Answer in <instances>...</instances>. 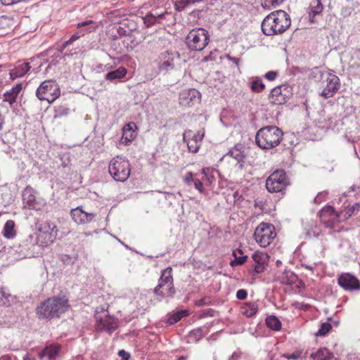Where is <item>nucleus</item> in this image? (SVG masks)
<instances>
[{
    "label": "nucleus",
    "instance_id": "nucleus-1",
    "mask_svg": "<svg viewBox=\"0 0 360 360\" xmlns=\"http://www.w3.org/2000/svg\"><path fill=\"white\" fill-rule=\"evenodd\" d=\"M290 15L283 10L267 15L262 22V31L266 36H274L285 32L290 26Z\"/></svg>",
    "mask_w": 360,
    "mask_h": 360
},
{
    "label": "nucleus",
    "instance_id": "nucleus-2",
    "mask_svg": "<svg viewBox=\"0 0 360 360\" xmlns=\"http://www.w3.org/2000/svg\"><path fill=\"white\" fill-rule=\"evenodd\" d=\"M69 307L68 300L65 296H55L41 302L36 312L40 319H52L60 317Z\"/></svg>",
    "mask_w": 360,
    "mask_h": 360
},
{
    "label": "nucleus",
    "instance_id": "nucleus-3",
    "mask_svg": "<svg viewBox=\"0 0 360 360\" xmlns=\"http://www.w3.org/2000/svg\"><path fill=\"white\" fill-rule=\"evenodd\" d=\"M283 139V131L275 125L260 128L255 135L257 146L264 150H269L280 145Z\"/></svg>",
    "mask_w": 360,
    "mask_h": 360
},
{
    "label": "nucleus",
    "instance_id": "nucleus-4",
    "mask_svg": "<svg viewBox=\"0 0 360 360\" xmlns=\"http://www.w3.org/2000/svg\"><path fill=\"white\" fill-rule=\"evenodd\" d=\"M153 292L155 295L161 297H172L175 295L176 290L174 285L172 267L168 266L161 271L158 284L153 289Z\"/></svg>",
    "mask_w": 360,
    "mask_h": 360
},
{
    "label": "nucleus",
    "instance_id": "nucleus-5",
    "mask_svg": "<svg viewBox=\"0 0 360 360\" xmlns=\"http://www.w3.org/2000/svg\"><path fill=\"white\" fill-rule=\"evenodd\" d=\"M108 172L116 181L124 182L130 175L131 165L126 158L117 156L110 162Z\"/></svg>",
    "mask_w": 360,
    "mask_h": 360
},
{
    "label": "nucleus",
    "instance_id": "nucleus-6",
    "mask_svg": "<svg viewBox=\"0 0 360 360\" xmlns=\"http://www.w3.org/2000/svg\"><path fill=\"white\" fill-rule=\"evenodd\" d=\"M210 35L203 28L193 29L189 32L186 37V44L191 51H201L208 44Z\"/></svg>",
    "mask_w": 360,
    "mask_h": 360
},
{
    "label": "nucleus",
    "instance_id": "nucleus-7",
    "mask_svg": "<svg viewBox=\"0 0 360 360\" xmlns=\"http://www.w3.org/2000/svg\"><path fill=\"white\" fill-rule=\"evenodd\" d=\"M60 95V87L53 80L41 82L36 91V96L39 100L47 101L49 103L56 101Z\"/></svg>",
    "mask_w": 360,
    "mask_h": 360
},
{
    "label": "nucleus",
    "instance_id": "nucleus-8",
    "mask_svg": "<svg viewBox=\"0 0 360 360\" xmlns=\"http://www.w3.org/2000/svg\"><path fill=\"white\" fill-rule=\"evenodd\" d=\"M276 236L275 227L269 223L262 222L256 228L254 237L256 242L261 246L266 248L269 245Z\"/></svg>",
    "mask_w": 360,
    "mask_h": 360
},
{
    "label": "nucleus",
    "instance_id": "nucleus-9",
    "mask_svg": "<svg viewBox=\"0 0 360 360\" xmlns=\"http://www.w3.org/2000/svg\"><path fill=\"white\" fill-rule=\"evenodd\" d=\"M288 184L286 173L283 169L274 172L266 181V188L270 193L281 192Z\"/></svg>",
    "mask_w": 360,
    "mask_h": 360
},
{
    "label": "nucleus",
    "instance_id": "nucleus-10",
    "mask_svg": "<svg viewBox=\"0 0 360 360\" xmlns=\"http://www.w3.org/2000/svg\"><path fill=\"white\" fill-rule=\"evenodd\" d=\"M39 249L37 238L29 235L16 247L15 251L20 258H31L38 255Z\"/></svg>",
    "mask_w": 360,
    "mask_h": 360
},
{
    "label": "nucleus",
    "instance_id": "nucleus-11",
    "mask_svg": "<svg viewBox=\"0 0 360 360\" xmlns=\"http://www.w3.org/2000/svg\"><path fill=\"white\" fill-rule=\"evenodd\" d=\"M292 95V87L287 84H283L271 89L269 100L274 105H283L290 99Z\"/></svg>",
    "mask_w": 360,
    "mask_h": 360
},
{
    "label": "nucleus",
    "instance_id": "nucleus-12",
    "mask_svg": "<svg viewBox=\"0 0 360 360\" xmlns=\"http://www.w3.org/2000/svg\"><path fill=\"white\" fill-rule=\"evenodd\" d=\"M204 136V129L199 130L194 134L191 130H188L184 134L183 141L187 144L189 152L195 153L199 150Z\"/></svg>",
    "mask_w": 360,
    "mask_h": 360
},
{
    "label": "nucleus",
    "instance_id": "nucleus-13",
    "mask_svg": "<svg viewBox=\"0 0 360 360\" xmlns=\"http://www.w3.org/2000/svg\"><path fill=\"white\" fill-rule=\"evenodd\" d=\"M201 94L195 89H186L181 91L179 96V105L183 108H188L199 103Z\"/></svg>",
    "mask_w": 360,
    "mask_h": 360
},
{
    "label": "nucleus",
    "instance_id": "nucleus-14",
    "mask_svg": "<svg viewBox=\"0 0 360 360\" xmlns=\"http://www.w3.org/2000/svg\"><path fill=\"white\" fill-rule=\"evenodd\" d=\"M338 285L347 291L360 290V281L349 273H342L338 278Z\"/></svg>",
    "mask_w": 360,
    "mask_h": 360
},
{
    "label": "nucleus",
    "instance_id": "nucleus-15",
    "mask_svg": "<svg viewBox=\"0 0 360 360\" xmlns=\"http://www.w3.org/2000/svg\"><path fill=\"white\" fill-rule=\"evenodd\" d=\"M340 87V80L339 77L332 73H329L326 79V86L321 93V96L324 98L333 97Z\"/></svg>",
    "mask_w": 360,
    "mask_h": 360
},
{
    "label": "nucleus",
    "instance_id": "nucleus-16",
    "mask_svg": "<svg viewBox=\"0 0 360 360\" xmlns=\"http://www.w3.org/2000/svg\"><path fill=\"white\" fill-rule=\"evenodd\" d=\"M254 264H252V270L251 274L255 276L264 272L269 262V256L267 254L257 251L252 256Z\"/></svg>",
    "mask_w": 360,
    "mask_h": 360
},
{
    "label": "nucleus",
    "instance_id": "nucleus-17",
    "mask_svg": "<svg viewBox=\"0 0 360 360\" xmlns=\"http://www.w3.org/2000/svg\"><path fill=\"white\" fill-rule=\"evenodd\" d=\"M319 218L326 227L333 228L338 221L339 215L332 206H325L319 212Z\"/></svg>",
    "mask_w": 360,
    "mask_h": 360
},
{
    "label": "nucleus",
    "instance_id": "nucleus-18",
    "mask_svg": "<svg viewBox=\"0 0 360 360\" xmlns=\"http://www.w3.org/2000/svg\"><path fill=\"white\" fill-rule=\"evenodd\" d=\"M179 58V54L176 52L167 51L161 53L159 70L160 72H169L174 68V59Z\"/></svg>",
    "mask_w": 360,
    "mask_h": 360
},
{
    "label": "nucleus",
    "instance_id": "nucleus-19",
    "mask_svg": "<svg viewBox=\"0 0 360 360\" xmlns=\"http://www.w3.org/2000/svg\"><path fill=\"white\" fill-rule=\"evenodd\" d=\"M70 214L73 221L77 224L89 223L96 217L95 214L84 212L81 207L72 209Z\"/></svg>",
    "mask_w": 360,
    "mask_h": 360
},
{
    "label": "nucleus",
    "instance_id": "nucleus-20",
    "mask_svg": "<svg viewBox=\"0 0 360 360\" xmlns=\"http://www.w3.org/2000/svg\"><path fill=\"white\" fill-rule=\"evenodd\" d=\"M35 191L30 186H27L22 191V201L24 207H27L29 210H37V205L35 198Z\"/></svg>",
    "mask_w": 360,
    "mask_h": 360
},
{
    "label": "nucleus",
    "instance_id": "nucleus-21",
    "mask_svg": "<svg viewBox=\"0 0 360 360\" xmlns=\"http://www.w3.org/2000/svg\"><path fill=\"white\" fill-rule=\"evenodd\" d=\"M60 345L51 344L44 347L39 354L41 360H55L60 351Z\"/></svg>",
    "mask_w": 360,
    "mask_h": 360
},
{
    "label": "nucleus",
    "instance_id": "nucleus-22",
    "mask_svg": "<svg viewBox=\"0 0 360 360\" xmlns=\"http://www.w3.org/2000/svg\"><path fill=\"white\" fill-rule=\"evenodd\" d=\"M167 11L159 13L156 11L148 13L143 18V23L147 27H151L155 24L160 23L162 20L165 18V16L168 15Z\"/></svg>",
    "mask_w": 360,
    "mask_h": 360
},
{
    "label": "nucleus",
    "instance_id": "nucleus-23",
    "mask_svg": "<svg viewBox=\"0 0 360 360\" xmlns=\"http://www.w3.org/2000/svg\"><path fill=\"white\" fill-rule=\"evenodd\" d=\"M31 66L29 63H20L14 68L10 70L9 75L11 80L18 77H22L30 70Z\"/></svg>",
    "mask_w": 360,
    "mask_h": 360
},
{
    "label": "nucleus",
    "instance_id": "nucleus-24",
    "mask_svg": "<svg viewBox=\"0 0 360 360\" xmlns=\"http://www.w3.org/2000/svg\"><path fill=\"white\" fill-rule=\"evenodd\" d=\"M22 89V84L21 83L17 84L13 86L11 89L4 94L3 101L8 102L10 105H13L16 101V98L21 91Z\"/></svg>",
    "mask_w": 360,
    "mask_h": 360
},
{
    "label": "nucleus",
    "instance_id": "nucleus-25",
    "mask_svg": "<svg viewBox=\"0 0 360 360\" xmlns=\"http://www.w3.org/2000/svg\"><path fill=\"white\" fill-rule=\"evenodd\" d=\"M310 360H335V359L333 352L326 347H322L310 354Z\"/></svg>",
    "mask_w": 360,
    "mask_h": 360
},
{
    "label": "nucleus",
    "instance_id": "nucleus-26",
    "mask_svg": "<svg viewBox=\"0 0 360 360\" xmlns=\"http://www.w3.org/2000/svg\"><path fill=\"white\" fill-rule=\"evenodd\" d=\"M135 129H136V125L134 122H129L123 127L122 139L126 143L131 142L136 136Z\"/></svg>",
    "mask_w": 360,
    "mask_h": 360
},
{
    "label": "nucleus",
    "instance_id": "nucleus-27",
    "mask_svg": "<svg viewBox=\"0 0 360 360\" xmlns=\"http://www.w3.org/2000/svg\"><path fill=\"white\" fill-rule=\"evenodd\" d=\"M127 69L124 67H119L117 69L110 71L108 72L105 78L107 80L115 82L116 80L120 79L125 77L127 75Z\"/></svg>",
    "mask_w": 360,
    "mask_h": 360
},
{
    "label": "nucleus",
    "instance_id": "nucleus-28",
    "mask_svg": "<svg viewBox=\"0 0 360 360\" xmlns=\"http://www.w3.org/2000/svg\"><path fill=\"white\" fill-rule=\"evenodd\" d=\"M258 311V304L256 302H247L241 307V312L247 317L254 316Z\"/></svg>",
    "mask_w": 360,
    "mask_h": 360
},
{
    "label": "nucleus",
    "instance_id": "nucleus-29",
    "mask_svg": "<svg viewBox=\"0 0 360 360\" xmlns=\"http://www.w3.org/2000/svg\"><path fill=\"white\" fill-rule=\"evenodd\" d=\"M243 252L240 249H237L233 252V256L234 257V259L231 261L230 265L231 266H236L238 265L243 264L248 258V256L243 255Z\"/></svg>",
    "mask_w": 360,
    "mask_h": 360
},
{
    "label": "nucleus",
    "instance_id": "nucleus-30",
    "mask_svg": "<svg viewBox=\"0 0 360 360\" xmlns=\"http://www.w3.org/2000/svg\"><path fill=\"white\" fill-rule=\"evenodd\" d=\"M12 26L13 18L6 15L0 16V35L6 34Z\"/></svg>",
    "mask_w": 360,
    "mask_h": 360
},
{
    "label": "nucleus",
    "instance_id": "nucleus-31",
    "mask_svg": "<svg viewBox=\"0 0 360 360\" xmlns=\"http://www.w3.org/2000/svg\"><path fill=\"white\" fill-rule=\"evenodd\" d=\"M266 326L275 331H278L281 329V321L274 315L269 316L265 319Z\"/></svg>",
    "mask_w": 360,
    "mask_h": 360
},
{
    "label": "nucleus",
    "instance_id": "nucleus-32",
    "mask_svg": "<svg viewBox=\"0 0 360 360\" xmlns=\"http://www.w3.org/2000/svg\"><path fill=\"white\" fill-rule=\"evenodd\" d=\"M3 235L7 239L13 238L15 236V222L13 220H8L5 223Z\"/></svg>",
    "mask_w": 360,
    "mask_h": 360
},
{
    "label": "nucleus",
    "instance_id": "nucleus-33",
    "mask_svg": "<svg viewBox=\"0 0 360 360\" xmlns=\"http://www.w3.org/2000/svg\"><path fill=\"white\" fill-rule=\"evenodd\" d=\"M214 169L211 168H204L202 170L203 176L202 180L205 181V185L211 186L215 181V177L214 175Z\"/></svg>",
    "mask_w": 360,
    "mask_h": 360
},
{
    "label": "nucleus",
    "instance_id": "nucleus-34",
    "mask_svg": "<svg viewBox=\"0 0 360 360\" xmlns=\"http://www.w3.org/2000/svg\"><path fill=\"white\" fill-rule=\"evenodd\" d=\"M70 109L66 105H58L54 107L53 118L58 119L67 116Z\"/></svg>",
    "mask_w": 360,
    "mask_h": 360
},
{
    "label": "nucleus",
    "instance_id": "nucleus-35",
    "mask_svg": "<svg viewBox=\"0 0 360 360\" xmlns=\"http://www.w3.org/2000/svg\"><path fill=\"white\" fill-rule=\"evenodd\" d=\"M228 155L235 159L238 162H243V160L245 158L243 151H242L240 148H238V146H235L233 148L231 149L229 151Z\"/></svg>",
    "mask_w": 360,
    "mask_h": 360
},
{
    "label": "nucleus",
    "instance_id": "nucleus-36",
    "mask_svg": "<svg viewBox=\"0 0 360 360\" xmlns=\"http://www.w3.org/2000/svg\"><path fill=\"white\" fill-rule=\"evenodd\" d=\"M201 0H179L174 3V8L177 11H181L186 8L193 5Z\"/></svg>",
    "mask_w": 360,
    "mask_h": 360
},
{
    "label": "nucleus",
    "instance_id": "nucleus-37",
    "mask_svg": "<svg viewBox=\"0 0 360 360\" xmlns=\"http://www.w3.org/2000/svg\"><path fill=\"white\" fill-rule=\"evenodd\" d=\"M323 5L321 0H313L310 4L311 11L309 13V16H313L317 14H320L323 11Z\"/></svg>",
    "mask_w": 360,
    "mask_h": 360
},
{
    "label": "nucleus",
    "instance_id": "nucleus-38",
    "mask_svg": "<svg viewBox=\"0 0 360 360\" xmlns=\"http://www.w3.org/2000/svg\"><path fill=\"white\" fill-rule=\"evenodd\" d=\"M101 323L103 328L108 330L110 333L115 330L118 326L117 321L111 319H105L104 320H101Z\"/></svg>",
    "mask_w": 360,
    "mask_h": 360
},
{
    "label": "nucleus",
    "instance_id": "nucleus-39",
    "mask_svg": "<svg viewBox=\"0 0 360 360\" xmlns=\"http://www.w3.org/2000/svg\"><path fill=\"white\" fill-rule=\"evenodd\" d=\"M250 89L254 92L260 93L265 89V84L261 79L257 77L251 82Z\"/></svg>",
    "mask_w": 360,
    "mask_h": 360
},
{
    "label": "nucleus",
    "instance_id": "nucleus-40",
    "mask_svg": "<svg viewBox=\"0 0 360 360\" xmlns=\"http://www.w3.org/2000/svg\"><path fill=\"white\" fill-rule=\"evenodd\" d=\"M205 335L202 328H197L189 333V338L195 342H198Z\"/></svg>",
    "mask_w": 360,
    "mask_h": 360
},
{
    "label": "nucleus",
    "instance_id": "nucleus-41",
    "mask_svg": "<svg viewBox=\"0 0 360 360\" xmlns=\"http://www.w3.org/2000/svg\"><path fill=\"white\" fill-rule=\"evenodd\" d=\"M284 0H262V6L264 8L271 9L279 6Z\"/></svg>",
    "mask_w": 360,
    "mask_h": 360
},
{
    "label": "nucleus",
    "instance_id": "nucleus-42",
    "mask_svg": "<svg viewBox=\"0 0 360 360\" xmlns=\"http://www.w3.org/2000/svg\"><path fill=\"white\" fill-rule=\"evenodd\" d=\"M359 211H360V202H356L351 206L347 207L345 210V215L347 217L356 214Z\"/></svg>",
    "mask_w": 360,
    "mask_h": 360
},
{
    "label": "nucleus",
    "instance_id": "nucleus-43",
    "mask_svg": "<svg viewBox=\"0 0 360 360\" xmlns=\"http://www.w3.org/2000/svg\"><path fill=\"white\" fill-rule=\"evenodd\" d=\"M0 293L3 297L6 300L8 303V305L11 304L15 302V297L13 296L8 292V290L6 288H1L0 290Z\"/></svg>",
    "mask_w": 360,
    "mask_h": 360
},
{
    "label": "nucleus",
    "instance_id": "nucleus-44",
    "mask_svg": "<svg viewBox=\"0 0 360 360\" xmlns=\"http://www.w3.org/2000/svg\"><path fill=\"white\" fill-rule=\"evenodd\" d=\"M332 326L329 323H323L319 330L316 333V335L324 336L330 330Z\"/></svg>",
    "mask_w": 360,
    "mask_h": 360
},
{
    "label": "nucleus",
    "instance_id": "nucleus-45",
    "mask_svg": "<svg viewBox=\"0 0 360 360\" xmlns=\"http://www.w3.org/2000/svg\"><path fill=\"white\" fill-rule=\"evenodd\" d=\"M55 229H56V226L53 223L47 222L43 226L39 228V231H43L45 233H48L50 235H52Z\"/></svg>",
    "mask_w": 360,
    "mask_h": 360
},
{
    "label": "nucleus",
    "instance_id": "nucleus-46",
    "mask_svg": "<svg viewBox=\"0 0 360 360\" xmlns=\"http://www.w3.org/2000/svg\"><path fill=\"white\" fill-rule=\"evenodd\" d=\"M182 318L181 317V316L179 315V314L177 311L173 314L169 315L168 319H167V323L169 325H173V324L177 323L178 321H179Z\"/></svg>",
    "mask_w": 360,
    "mask_h": 360
},
{
    "label": "nucleus",
    "instance_id": "nucleus-47",
    "mask_svg": "<svg viewBox=\"0 0 360 360\" xmlns=\"http://www.w3.org/2000/svg\"><path fill=\"white\" fill-rule=\"evenodd\" d=\"M77 259V257H72L68 255H63L61 257V260L64 264H73L75 263V260Z\"/></svg>",
    "mask_w": 360,
    "mask_h": 360
},
{
    "label": "nucleus",
    "instance_id": "nucleus-48",
    "mask_svg": "<svg viewBox=\"0 0 360 360\" xmlns=\"http://www.w3.org/2000/svg\"><path fill=\"white\" fill-rule=\"evenodd\" d=\"M301 352L297 351L292 354H285L283 356L288 359H299L301 357Z\"/></svg>",
    "mask_w": 360,
    "mask_h": 360
},
{
    "label": "nucleus",
    "instance_id": "nucleus-49",
    "mask_svg": "<svg viewBox=\"0 0 360 360\" xmlns=\"http://www.w3.org/2000/svg\"><path fill=\"white\" fill-rule=\"evenodd\" d=\"M278 76V72L276 71H269L264 75V78L269 80L274 81Z\"/></svg>",
    "mask_w": 360,
    "mask_h": 360
},
{
    "label": "nucleus",
    "instance_id": "nucleus-50",
    "mask_svg": "<svg viewBox=\"0 0 360 360\" xmlns=\"http://www.w3.org/2000/svg\"><path fill=\"white\" fill-rule=\"evenodd\" d=\"M328 193L326 191L320 192L314 198V202L316 203H321L323 200H325Z\"/></svg>",
    "mask_w": 360,
    "mask_h": 360
},
{
    "label": "nucleus",
    "instance_id": "nucleus-51",
    "mask_svg": "<svg viewBox=\"0 0 360 360\" xmlns=\"http://www.w3.org/2000/svg\"><path fill=\"white\" fill-rule=\"evenodd\" d=\"M194 186L195 188L201 193H202L204 192V187H203V184L202 182L201 181V180L198 179H195L194 180Z\"/></svg>",
    "mask_w": 360,
    "mask_h": 360
},
{
    "label": "nucleus",
    "instance_id": "nucleus-52",
    "mask_svg": "<svg viewBox=\"0 0 360 360\" xmlns=\"http://www.w3.org/2000/svg\"><path fill=\"white\" fill-rule=\"evenodd\" d=\"M247 296H248V292L245 289H240L236 292V297L238 300H243L246 299Z\"/></svg>",
    "mask_w": 360,
    "mask_h": 360
},
{
    "label": "nucleus",
    "instance_id": "nucleus-53",
    "mask_svg": "<svg viewBox=\"0 0 360 360\" xmlns=\"http://www.w3.org/2000/svg\"><path fill=\"white\" fill-rule=\"evenodd\" d=\"M83 34H79V33H75L74 34H72L70 38L66 41V44H69L70 45L72 44L74 41H75L76 40L79 39L81 36H82Z\"/></svg>",
    "mask_w": 360,
    "mask_h": 360
},
{
    "label": "nucleus",
    "instance_id": "nucleus-54",
    "mask_svg": "<svg viewBox=\"0 0 360 360\" xmlns=\"http://www.w3.org/2000/svg\"><path fill=\"white\" fill-rule=\"evenodd\" d=\"M118 355L120 357H121V360H129L130 358L129 353L123 349L119 351Z\"/></svg>",
    "mask_w": 360,
    "mask_h": 360
},
{
    "label": "nucleus",
    "instance_id": "nucleus-55",
    "mask_svg": "<svg viewBox=\"0 0 360 360\" xmlns=\"http://www.w3.org/2000/svg\"><path fill=\"white\" fill-rule=\"evenodd\" d=\"M297 279V277L296 276V275L294 274L293 273L290 272V278L288 279V281L286 282L283 281V283H286L288 285H292L295 282V281Z\"/></svg>",
    "mask_w": 360,
    "mask_h": 360
},
{
    "label": "nucleus",
    "instance_id": "nucleus-56",
    "mask_svg": "<svg viewBox=\"0 0 360 360\" xmlns=\"http://www.w3.org/2000/svg\"><path fill=\"white\" fill-rule=\"evenodd\" d=\"M195 179H193V174L191 172L186 173L184 181L186 184H190L191 182H194Z\"/></svg>",
    "mask_w": 360,
    "mask_h": 360
},
{
    "label": "nucleus",
    "instance_id": "nucleus-57",
    "mask_svg": "<svg viewBox=\"0 0 360 360\" xmlns=\"http://www.w3.org/2000/svg\"><path fill=\"white\" fill-rule=\"evenodd\" d=\"M240 357V353L239 352H234L232 355L229 358L228 360H238Z\"/></svg>",
    "mask_w": 360,
    "mask_h": 360
},
{
    "label": "nucleus",
    "instance_id": "nucleus-58",
    "mask_svg": "<svg viewBox=\"0 0 360 360\" xmlns=\"http://www.w3.org/2000/svg\"><path fill=\"white\" fill-rule=\"evenodd\" d=\"M93 21L92 20H85V21H82L81 22H79L77 24V27H84V26H86L91 23H92Z\"/></svg>",
    "mask_w": 360,
    "mask_h": 360
},
{
    "label": "nucleus",
    "instance_id": "nucleus-59",
    "mask_svg": "<svg viewBox=\"0 0 360 360\" xmlns=\"http://www.w3.org/2000/svg\"><path fill=\"white\" fill-rule=\"evenodd\" d=\"M68 46H70V44H66V41H65V42H63V43L62 44V45L60 46V48H59L58 51H59L60 53H62V52L65 50V49L66 47H68Z\"/></svg>",
    "mask_w": 360,
    "mask_h": 360
},
{
    "label": "nucleus",
    "instance_id": "nucleus-60",
    "mask_svg": "<svg viewBox=\"0 0 360 360\" xmlns=\"http://www.w3.org/2000/svg\"><path fill=\"white\" fill-rule=\"evenodd\" d=\"M214 313V311L213 309H209L206 310V311L205 312V315L207 316H213Z\"/></svg>",
    "mask_w": 360,
    "mask_h": 360
},
{
    "label": "nucleus",
    "instance_id": "nucleus-61",
    "mask_svg": "<svg viewBox=\"0 0 360 360\" xmlns=\"http://www.w3.org/2000/svg\"><path fill=\"white\" fill-rule=\"evenodd\" d=\"M228 59L229 60H231L233 61L234 63H236L237 65H238V63L240 61V59L238 58H235V57H231V56H228Z\"/></svg>",
    "mask_w": 360,
    "mask_h": 360
},
{
    "label": "nucleus",
    "instance_id": "nucleus-62",
    "mask_svg": "<svg viewBox=\"0 0 360 360\" xmlns=\"http://www.w3.org/2000/svg\"><path fill=\"white\" fill-rule=\"evenodd\" d=\"M178 313L179 314L181 318L188 315V311L187 310H181L179 311Z\"/></svg>",
    "mask_w": 360,
    "mask_h": 360
},
{
    "label": "nucleus",
    "instance_id": "nucleus-63",
    "mask_svg": "<svg viewBox=\"0 0 360 360\" xmlns=\"http://www.w3.org/2000/svg\"><path fill=\"white\" fill-rule=\"evenodd\" d=\"M328 124H326V127H335V124H333V120H332V118L330 117L328 118Z\"/></svg>",
    "mask_w": 360,
    "mask_h": 360
},
{
    "label": "nucleus",
    "instance_id": "nucleus-64",
    "mask_svg": "<svg viewBox=\"0 0 360 360\" xmlns=\"http://www.w3.org/2000/svg\"><path fill=\"white\" fill-rule=\"evenodd\" d=\"M0 360H11L9 356L5 355L0 358Z\"/></svg>",
    "mask_w": 360,
    "mask_h": 360
}]
</instances>
